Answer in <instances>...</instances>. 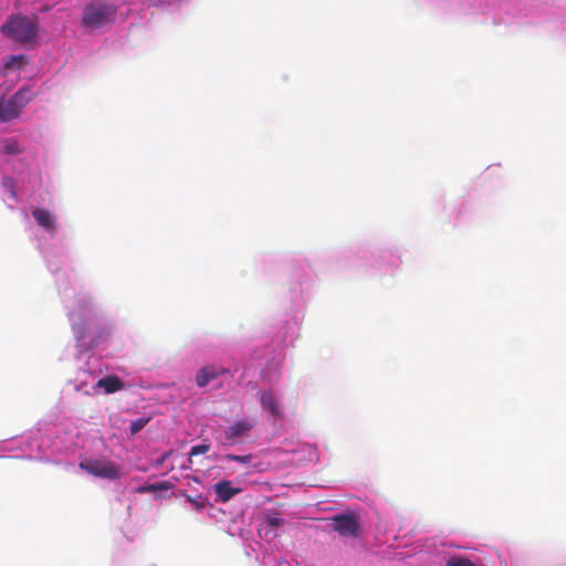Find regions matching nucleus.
Returning <instances> with one entry per match:
<instances>
[{
    "label": "nucleus",
    "instance_id": "nucleus-1",
    "mask_svg": "<svg viewBox=\"0 0 566 566\" xmlns=\"http://www.w3.org/2000/svg\"><path fill=\"white\" fill-rule=\"evenodd\" d=\"M40 24L38 17H27L21 14L10 15L1 27V33L21 44H29L36 41L39 36Z\"/></svg>",
    "mask_w": 566,
    "mask_h": 566
},
{
    "label": "nucleus",
    "instance_id": "nucleus-2",
    "mask_svg": "<svg viewBox=\"0 0 566 566\" xmlns=\"http://www.w3.org/2000/svg\"><path fill=\"white\" fill-rule=\"evenodd\" d=\"M116 10L113 6L94 2L85 7L82 18L84 27L98 29L115 20Z\"/></svg>",
    "mask_w": 566,
    "mask_h": 566
},
{
    "label": "nucleus",
    "instance_id": "nucleus-3",
    "mask_svg": "<svg viewBox=\"0 0 566 566\" xmlns=\"http://www.w3.org/2000/svg\"><path fill=\"white\" fill-rule=\"evenodd\" d=\"M32 98L30 88H20L9 99L0 98V123L17 118Z\"/></svg>",
    "mask_w": 566,
    "mask_h": 566
},
{
    "label": "nucleus",
    "instance_id": "nucleus-4",
    "mask_svg": "<svg viewBox=\"0 0 566 566\" xmlns=\"http://www.w3.org/2000/svg\"><path fill=\"white\" fill-rule=\"evenodd\" d=\"M317 460V452L315 447L303 442L289 443V448L285 447V462L291 463L294 467H302L313 463Z\"/></svg>",
    "mask_w": 566,
    "mask_h": 566
},
{
    "label": "nucleus",
    "instance_id": "nucleus-5",
    "mask_svg": "<svg viewBox=\"0 0 566 566\" xmlns=\"http://www.w3.org/2000/svg\"><path fill=\"white\" fill-rule=\"evenodd\" d=\"M80 468L102 479L117 480L123 475L120 467L108 460L88 459L80 462Z\"/></svg>",
    "mask_w": 566,
    "mask_h": 566
},
{
    "label": "nucleus",
    "instance_id": "nucleus-6",
    "mask_svg": "<svg viewBox=\"0 0 566 566\" xmlns=\"http://www.w3.org/2000/svg\"><path fill=\"white\" fill-rule=\"evenodd\" d=\"M254 423L247 420H240L229 426L224 431L223 444H235L244 437L252 428Z\"/></svg>",
    "mask_w": 566,
    "mask_h": 566
},
{
    "label": "nucleus",
    "instance_id": "nucleus-7",
    "mask_svg": "<svg viewBox=\"0 0 566 566\" xmlns=\"http://www.w3.org/2000/svg\"><path fill=\"white\" fill-rule=\"evenodd\" d=\"M333 527L342 536H357L358 522L354 515H337L334 517Z\"/></svg>",
    "mask_w": 566,
    "mask_h": 566
},
{
    "label": "nucleus",
    "instance_id": "nucleus-8",
    "mask_svg": "<svg viewBox=\"0 0 566 566\" xmlns=\"http://www.w3.org/2000/svg\"><path fill=\"white\" fill-rule=\"evenodd\" d=\"M281 518L276 515H268L260 524L259 534L266 542H273L279 536Z\"/></svg>",
    "mask_w": 566,
    "mask_h": 566
},
{
    "label": "nucleus",
    "instance_id": "nucleus-9",
    "mask_svg": "<svg viewBox=\"0 0 566 566\" xmlns=\"http://www.w3.org/2000/svg\"><path fill=\"white\" fill-rule=\"evenodd\" d=\"M227 373L224 368H218L214 366L202 367L196 376V384L199 387L207 386L211 380L216 379L220 374Z\"/></svg>",
    "mask_w": 566,
    "mask_h": 566
},
{
    "label": "nucleus",
    "instance_id": "nucleus-10",
    "mask_svg": "<svg viewBox=\"0 0 566 566\" xmlns=\"http://www.w3.org/2000/svg\"><path fill=\"white\" fill-rule=\"evenodd\" d=\"M214 491L217 497L220 502L226 503L230 499H232L237 493L240 492L239 489H234L230 481L223 480L216 484Z\"/></svg>",
    "mask_w": 566,
    "mask_h": 566
},
{
    "label": "nucleus",
    "instance_id": "nucleus-11",
    "mask_svg": "<svg viewBox=\"0 0 566 566\" xmlns=\"http://www.w3.org/2000/svg\"><path fill=\"white\" fill-rule=\"evenodd\" d=\"M32 216L36 220L39 226H41L45 230H48V231L55 230L54 218L52 217V214L49 210L42 209V208H36L32 211Z\"/></svg>",
    "mask_w": 566,
    "mask_h": 566
},
{
    "label": "nucleus",
    "instance_id": "nucleus-12",
    "mask_svg": "<svg viewBox=\"0 0 566 566\" xmlns=\"http://www.w3.org/2000/svg\"><path fill=\"white\" fill-rule=\"evenodd\" d=\"M96 386L98 388H103L107 394H113L120 390L124 387V384L117 376H107L101 378Z\"/></svg>",
    "mask_w": 566,
    "mask_h": 566
},
{
    "label": "nucleus",
    "instance_id": "nucleus-13",
    "mask_svg": "<svg viewBox=\"0 0 566 566\" xmlns=\"http://www.w3.org/2000/svg\"><path fill=\"white\" fill-rule=\"evenodd\" d=\"M260 400L262 408L268 410L272 417L276 418L280 416L279 406L272 391H263Z\"/></svg>",
    "mask_w": 566,
    "mask_h": 566
},
{
    "label": "nucleus",
    "instance_id": "nucleus-14",
    "mask_svg": "<svg viewBox=\"0 0 566 566\" xmlns=\"http://www.w3.org/2000/svg\"><path fill=\"white\" fill-rule=\"evenodd\" d=\"M20 153H22V148L14 138L0 139V155H18Z\"/></svg>",
    "mask_w": 566,
    "mask_h": 566
},
{
    "label": "nucleus",
    "instance_id": "nucleus-15",
    "mask_svg": "<svg viewBox=\"0 0 566 566\" xmlns=\"http://www.w3.org/2000/svg\"><path fill=\"white\" fill-rule=\"evenodd\" d=\"M172 483H170L169 481H161V482H158V483H153V484H144V485H140L138 489H137V492L143 494V493H155L157 491H168L170 489H172Z\"/></svg>",
    "mask_w": 566,
    "mask_h": 566
},
{
    "label": "nucleus",
    "instance_id": "nucleus-16",
    "mask_svg": "<svg viewBox=\"0 0 566 566\" xmlns=\"http://www.w3.org/2000/svg\"><path fill=\"white\" fill-rule=\"evenodd\" d=\"M72 331L77 342H82L86 337V326L84 321H76V316L73 313L71 315Z\"/></svg>",
    "mask_w": 566,
    "mask_h": 566
},
{
    "label": "nucleus",
    "instance_id": "nucleus-17",
    "mask_svg": "<svg viewBox=\"0 0 566 566\" xmlns=\"http://www.w3.org/2000/svg\"><path fill=\"white\" fill-rule=\"evenodd\" d=\"M446 566H475V564L468 557L454 555L447 559Z\"/></svg>",
    "mask_w": 566,
    "mask_h": 566
},
{
    "label": "nucleus",
    "instance_id": "nucleus-18",
    "mask_svg": "<svg viewBox=\"0 0 566 566\" xmlns=\"http://www.w3.org/2000/svg\"><path fill=\"white\" fill-rule=\"evenodd\" d=\"M149 419L148 418H138L130 422V433L135 434L139 432L147 423Z\"/></svg>",
    "mask_w": 566,
    "mask_h": 566
},
{
    "label": "nucleus",
    "instance_id": "nucleus-19",
    "mask_svg": "<svg viewBox=\"0 0 566 566\" xmlns=\"http://www.w3.org/2000/svg\"><path fill=\"white\" fill-rule=\"evenodd\" d=\"M209 450H210V444H208V443H202V444L193 446L190 449L189 457L191 458V457H195V455L205 454Z\"/></svg>",
    "mask_w": 566,
    "mask_h": 566
},
{
    "label": "nucleus",
    "instance_id": "nucleus-20",
    "mask_svg": "<svg viewBox=\"0 0 566 566\" xmlns=\"http://www.w3.org/2000/svg\"><path fill=\"white\" fill-rule=\"evenodd\" d=\"M226 459H228L230 461H235V462H240L243 464H248L252 461V455L251 454H245V455L227 454Z\"/></svg>",
    "mask_w": 566,
    "mask_h": 566
},
{
    "label": "nucleus",
    "instance_id": "nucleus-21",
    "mask_svg": "<svg viewBox=\"0 0 566 566\" xmlns=\"http://www.w3.org/2000/svg\"><path fill=\"white\" fill-rule=\"evenodd\" d=\"M24 59L23 55H12L10 56L9 61L7 62L6 66L9 67L15 63L21 62Z\"/></svg>",
    "mask_w": 566,
    "mask_h": 566
},
{
    "label": "nucleus",
    "instance_id": "nucleus-22",
    "mask_svg": "<svg viewBox=\"0 0 566 566\" xmlns=\"http://www.w3.org/2000/svg\"><path fill=\"white\" fill-rule=\"evenodd\" d=\"M188 502L196 504L197 507H202L203 504L197 500L191 499L190 496L187 497Z\"/></svg>",
    "mask_w": 566,
    "mask_h": 566
},
{
    "label": "nucleus",
    "instance_id": "nucleus-23",
    "mask_svg": "<svg viewBox=\"0 0 566 566\" xmlns=\"http://www.w3.org/2000/svg\"><path fill=\"white\" fill-rule=\"evenodd\" d=\"M170 453H171V451H168V452L164 453L161 455V458L158 460V464L164 463V461L169 457Z\"/></svg>",
    "mask_w": 566,
    "mask_h": 566
}]
</instances>
